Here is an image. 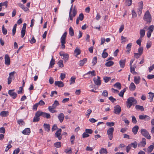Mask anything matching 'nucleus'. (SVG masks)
I'll use <instances>...</instances> for the list:
<instances>
[{
  "label": "nucleus",
  "instance_id": "16",
  "mask_svg": "<svg viewBox=\"0 0 154 154\" xmlns=\"http://www.w3.org/2000/svg\"><path fill=\"white\" fill-rule=\"evenodd\" d=\"M88 74H91V77L95 76L96 75V73L95 72V71L94 70H93L92 71H89L87 73L83 75V77L84 78H88L87 77H85V76Z\"/></svg>",
  "mask_w": 154,
  "mask_h": 154
},
{
  "label": "nucleus",
  "instance_id": "60",
  "mask_svg": "<svg viewBox=\"0 0 154 154\" xmlns=\"http://www.w3.org/2000/svg\"><path fill=\"white\" fill-rule=\"evenodd\" d=\"M143 9V8H141L139 7L137 9V13L138 15L140 16L142 13V11Z\"/></svg>",
  "mask_w": 154,
  "mask_h": 154
},
{
  "label": "nucleus",
  "instance_id": "37",
  "mask_svg": "<svg viewBox=\"0 0 154 154\" xmlns=\"http://www.w3.org/2000/svg\"><path fill=\"white\" fill-rule=\"evenodd\" d=\"M74 52L75 54H76V56L80 54L81 53L80 49L76 47L74 51Z\"/></svg>",
  "mask_w": 154,
  "mask_h": 154
},
{
  "label": "nucleus",
  "instance_id": "8",
  "mask_svg": "<svg viewBox=\"0 0 154 154\" xmlns=\"http://www.w3.org/2000/svg\"><path fill=\"white\" fill-rule=\"evenodd\" d=\"M121 111V108L119 105H117L114 107V113L116 114H120Z\"/></svg>",
  "mask_w": 154,
  "mask_h": 154
},
{
  "label": "nucleus",
  "instance_id": "52",
  "mask_svg": "<svg viewBox=\"0 0 154 154\" xmlns=\"http://www.w3.org/2000/svg\"><path fill=\"white\" fill-rule=\"evenodd\" d=\"M143 47H140L138 49V53L140 55H141L143 53Z\"/></svg>",
  "mask_w": 154,
  "mask_h": 154
},
{
  "label": "nucleus",
  "instance_id": "51",
  "mask_svg": "<svg viewBox=\"0 0 154 154\" xmlns=\"http://www.w3.org/2000/svg\"><path fill=\"white\" fill-rule=\"evenodd\" d=\"M115 125L114 122H107L106 123V125L108 127H112L113 126Z\"/></svg>",
  "mask_w": 154,
  "mask_h": 154
},
{
  "label": "nucleus",
  "instance_id": "12",
  "mask_svg": "<svg viewBox=\"0 0 154 154\" xmlns=\"http://www.w3.org/2000/svg\"><path fill=\"white\" fill-rule=\"evenodd\" d=\"M60 55L61 56H63V59L65 62H66L68 60L69 56L67 54H64L62 52L60 53Z\"/></svg>",
  "mask_w": 154,
  "mask_h": 154
},
{
  "label": "nucleus",
  "instance_id": "26",
  "mask_svg": "<svg viewBox=\"0 0 154 154\" xmlns=\"http://www.w3.org/2000/svg\"><path fill=\"white\" fill-rule=\"evenodd\" d=\"M8 111H3L1 112L0 115L2 117H6L8 115Z\"/></svg>",
  "mask_w": 154,
  "mask_h": 154
},
{
  "label": "nucleus",
  "instance_id": "27",
  "mask_svg": "<svg viewBox=\"0 0 154 154\" xmlns=\"http://www.w3.org/2000/svg\"><path fill=\"white\" fill-rule=\"evenodd\" d=\"M44 127L45 130L49 132L50 130V126L49 124L44 123Z\"/></svg>",
  "mask_w": 154,
  "mask_h": 154
},
{
  "label": "nucleus",
  "instance_id": "53",
  "mask_svg": "<svg viewBox=\"0 0 154 154\" xmlns=\"http://www.w3.org/2000/svg\"><path fill=\"white\" fill-rule=\"evenodd\" d=\"M77 18L81 21H82L84 18L83 14L81 13L79 15V16Z\"/></svg>",
  "mask_w": 154,
  "mask_h": 154
},
{
  "label": "nucleus",
  "instance_id": "54",
  "mask_svg": "<svg viewBox=\"0 0 154 154\" xmlns=\"http://www.w3.org/2000/svg\"><path fill=\"white\" fill-rule=\"evenodd\" d=\"M25 32L26 30L22 29L21 32V36L22 38L24 37L25 34Z\"/></svg>",
  "mask_w": 154,
  "mask_h": 154
},
{
  "label": "nucleus",
  "instance_id": "35",
  "mask_svg": "<svg viewBox=\"0 0 154 154\" xmlns=\"http://www.w3.org/2000/svg\"><path fill=\"white\" fill-rule=\"evenodd\" d=\"M114 87L118 88L119 90H120L121 88V84L119 82H116L115 83L114 85Z\"/></svg>",
  "mask_w": 154,
  "mask_h": 154
},
{
  "label": "nucleus",
  "instance_id": "50",
  "mask_svg": "<svg viewBox=\"0 0 154 154\" xmlns=\"http://www.w3.org/2000/svg\"><path fill=\"white\" fill-rule=\"evenodd\" d=\"M2 32L3 34L4 35H5L7 33V30L4 27V25H3L2 27Z\"/></svg>",
  "mask_w": 154,
  "mask_h": 154
},
{
  "label": "nucleus",
  "instance_id": "28",
  "mask_svg": "<svg viewBox=\"0 0 154 154\" xmlns=\"http://www.w3.org/2000/svg\"><path fill=\"white\" fill-rule=\"evenodd\" d=\"M148 94H149L148 98L150 100V101L151 102L152 101L154 97V94L150 92L148 93Z\"/></svg>",
  "mask_w": 154,
  "mask_h": 154
},
{
  "label": "nucleus",
  "instance_id": "6",
  "mask_svg": "<svg viewBox=\"0 0 154 154\" xmlns=\"http://www.w3.org/2000/svg\"><path fill=\"white\" fill-rule=\"evenodd\" d=\"M16 73L15 72L13 71L9 73V76L8 79V84L9 85L11 83L12 79H14V74Z\"/></svg>",
  "mask_w": 154,
  "mask_h": 154
},
{
  "label": "nucleus",
  "instance_id": "15",
  "mask_svg": "<svg viewBox=\"0 0 154 154\" xmlns=\"http://www.w3.org/2000/svg\"><path fill=\"white\" fill-rule=\"evenodd\" d=\"M5 63L6 65H8L10 64V57L8 54L5 55Z\"/></svg>",
  "mask_w": 154,
  "mask_h": 154
},
{
  "label": "nucleus",
  "instance_id": "19",
  "mask_svg": "<svg viewBox=\"0 0 154 154\" xmlns=\"http://www.w3.org/2000/svg\"><path fill=\"white\" fill-rule=\"evenodd\" d=\"M134 82L137 85L138 84L140 81V78L139 76H135L134 77Z\"/></svg>",
  "mask_w": 154,
  "mask_h": 154
},
{
  "label": "nucleus",
  "instance_id": "61",
  "mask_svg": "<svg viewBox=\"0 0 154 154\" xmlns=\"http://www.w3.org/2000/svg\"><path fill=\"white\" fill-rule=\"evenodd\" d=\"M130 72L132 73H136V72L135 71V68L133 67L132 66H130Z\"/></svg>",
  "mask_w": 154,
  "mask_h": 154
},
{
  "label": "nucleus",
  "instance_id": "58",
  "mask_svg": "<svg viewBox=\"0 0 154 154\" xmlns=\"http://www.w3.org/2000/svg\"><path fill=\"white\" fill-rule=\"evenodd\" d=\"M126 4L128 6H130L132 3V0H126L125 2Z\"/></svg>",
  "mask_w": 154,
  "mask_h": 154
},
{
  "label": "nucleus",
  "instance_id": "21",
  "mask_svg": "<svg viewBox=\"0 0 154 154\" xmlns=\"http://www.w3.org/2000/svg\"><path fill=\"white\" fill-rule=\"evenodd\" d=\"M30 133V129L29 128H26L23 131L22 133L24 134H29Z\"/></svg>",
  "mask_w": 154,
  "mask_h": 154
},
{
  "label": "nucleus",
  "instance_id": "30",
  "mask_svg": "<svg viewBox=\"0 0 154 154\" xmlns=\"http://www.w3.org/2000/svg\"><path fill=\"white\" fill-rule=\"evenodd\" d=\"M135 108L137 110H140L141 111H144V108L143 106H140L139 105H136L135 106Z\"/></svg>",
  "mask_w": 154,
  "mask_h": 154
},
{
  "label": "nucleus",
  "instance_id": "33",
  "mask_svg": "<svg viewBox=\"0 0 154 154\" xmlns=\"http://www.w3.org/2000/svg\"><path fill=\"white\" fill-rule=\"evenodd\" d=\"M145 31L144 29H140V38H143L145 35Z\"/></svg>",
  "mask_w": 154,
  "mask_h": 154
},
{
  "label": "nucleus",
  "instance_id": "63",
  "mask_svg": "<svg viewBox=\"0 0 154 154\" xmlns=\"http://www.w3.org/2000/svg\"><path fill=\"white\" fill-rule=\"evenodd\" d=\"M109 99L112 103H114L116 101V99L114 98L112 96L109 97Z\"/></svg>",
  "mask_w": 154,
  "mask_h": 154
},
{
  "label": "nucleus",
  "instance_id": "39",
  "mask_svg": "<svg viewBox=\"0 0 154 154\" xmlns=\"http://www.w3.org/2000/svg\"><path fill=\"white\" fill-rule=\"evenodd\" d=\"M69 33L71 36H73L74 34V30L72 28L70 27L69 29Z\"/></svg>",
  "mask_w": 154,
  "mask_h": 154
},
{
  "label": "nucleus",
  "instance_id": "46",
  "mask_svg": "<svg viewBox=\"0 0 154 154\" xmlns=\"http://www.w3.org/2000/svg\"><path fill=\"white\" fill-rule=\"evenodd\" d=\"M77 13V9L76 6H74L73 10L72 11V16L73 17H74L75 16Z\"/></svg>",
  "mask_w": 154,
  "mask_h": 154
},
{
  "label": "nucleus",
  "instance_id": "64",
  "mask_svg": "<svg viewBox=\"0 0 154 154\" xmlns=\"http://www.w3.org/2000/svg\"><path fill=\"white\" fill-rule=\"evenodd\" d=\"M20 149L18 148L15 149L14 151L13 154H18L20 152Z\"/></svg>",
  "mask_w": 154,
  "mask_h": 154
},
{
  "label": "nucleus",
  "instance_id": "24",
  "mask_svg": "<svg viewBox=\"0 0 154 154\" xmlns=\"http://www.w3.org/2000/svg\"><path fill=\"white\" fill-rule=\"evenodd\" d=\"M129 89L131 91H134L136 89V86L133 82H131L129 87Z\"/></svg>",
  "mask_w": 154,
  "mask_h": 154
},
{
  "label": "nucleus",
  "instance_id": "45",
  "mask_svg": "<svg viewBox=\"0 0 154 154\" xmlns=\"http://www.w3.org/2000/svg\"><path fill=\"white\" fill-rule=\"evenodd\" d=\"M8 2L7 1H6L3 3H0V7L3 6H5L6 8H7L8 7Z\"/></svg>",
  "mask_w": 154,
  "mask_h": 154
},
{
  "label": "nucleus",
  "instance_id": "14",
  "mask_svg": "<svg viewBox=\"0 0 154 154\" xmlns=\"http://www.w3.org/2000/svg\"><path fill=\"white\" fill-rule=\"evenodd\" d=\"M62 130L61 129H59L55 133V136L58 138L59 140H60L62 138V137L60 136L61 134Z\"/></svg>",
  "mask_w": 154,
  "mask_h": 154
},
{
  "label": "nucleus",
  "instance_id": "34",
  "mask_svg": "<svg viewBox=\"0 0 154 154\" xmlns=\"http://www.w3.org/2000/svg\"><path fill=\"white\" fill-rule=\"evenodd\" d=\"M154 148V146L151 145L149 146L147 148V152L148 153L151 152L153 150V149Z\"/></svg>",
  "mask_w": 154,
  "mask_h": 154
},
{
  "label": "nucleus",
  "instance_id": "57",
  "mask_svg": "<svg viewBox=\"0 0 154 154\" xmlns=\"http://www.w3.org/2000/svg\"><path fill=\"white\" fill-rule=\"evenodd\" d=\"M108 55V54L107 52H103L102 54V56L103 58H105L107 57Z\"/></svg>",
  "mask_w": 154,
  "mask_h": 154
},
{
  "label": "nucleus",
  "instance_id": "47",
  "mask_svg": "<svg viewBox=\"0 0 154 154\" xmlns=\"http://www.w3.org/2000/svg\"><path fill=\"white\" fill-rule=\"evenodd\" d=\"M75 139V137L74 135H72L70 137V141L72 144L74 143V140Z\"/></svg>",
  "mask_w": 154,
  "mask_h": 154
},
{
  "label": "nucleus",
  "instance_id": "49",
  "mask_svg": "<svg viewBox=\"0 0 154 154\" xmlns=\"http://www.w3.org/2000/svg\"><path fill=\"white\" fill-rule=\"evenodd\" d=\"M54 146L56 148H60L61 146V143L60 142H57L54 144Z\"/></svg>",
  "mask_w": 154,
  "mask_h": 154
},
{
  "label": "nucleus",
  "instance_id": "32",
  "mask_svg": "<svg viewBox=\"0 0 154 154\" xmlns=\"http://www.w3.org/2000/svg\"><path fill=\"white\" fill-rule=\"evenodd\" d=\"M59 105V103L58 101L57 100H55L54 102V103L52 104L51 107L53 108H55L57 106Z\"/></svg>",
  "mask_w": 154,
  "mask_h": 154
},
{
  "label": "nucleus",
  "instance_id": "48",
  "mask_svg": "<svg viewBox=\"0 0 154 154\" xmlns=\"http://www.w3.org/2000/svg\"><path fill=\"white\" fill-rule=\"evenodd\" d=\"M121 40L122 43H124L128 41V39L127 38L125 37L122 35L121 36Z\"/></svg>",
  "mask_w": 154,
  "mask_h": 154
},
{
  "label": "nucleus",
  "instance_id": "3",
  "mask_svg": "<svg viewBox=\"0 0 154 154\" xmlns=\"http://www.w3.org/2000/svg\"><path fill=\"white\" fill-rule=\"evenodd\" d=\"M144 20L147 23H150L152 21L151 16L149 11H147L143 17Z\"/></svg>",
  "mask_w": 154,
  "mask_h": 154
},
{
  "label": "nucleus",
  "instance_id": "36",
  "mask_svg": "<svg viewBox=\"0 0 154 154\" xmlns=\"http://www.w3.org/2000/svg\"><path fill=\"white\" fill-rule=\"evenodd\" d=\"M107 151L106 149H105L103 148H102L100 150V154L104 153L105 154L107 153Z\"/></svg>",
  "mask_w": 154,
  "mask_h": 154
},
{
  "label": "nucleus",
  "instance_id": "62",
  "mask_svg": "<svg viewBox=\"0 0 154 154\" xmlns=\"http://www.w3.org/2000/svg\"><path fill=\"white\" fill-rule=\"evenodd\" d=\"M108 93L106 90H104L102 93V96L104 97H107L108 96Z\"/></svg>",
  "mask_w": 154,
  "mask_h": 154
},
{
  "label": "nucleus",
  "instance_id": "17",
  "mask_svg": "<svg viewBox=\"0 0 154 154\" xmlns=\"http://www.w3.org/2000/svg\"><path fill=\"white\" fill-rule=\"evenodd\" d=\"M54 84L56 86H57L59 87H62L64 86L63 83L61 81H55Z\"/></svg>",
  "mask_w": 154,
  "mask_h": 154
},
{
  "label": "nucleus",
  "instance_id": "44",
  "mask_svg": "<svg viewBox=\"0 0 154 154\" xmlns=\"http://www.w3.org/2000/svg\"><path fill=\"white\" fill-rule=\"evenodd\" d=\"M126 91V88H124L123 90H122L119 93V95L121 97H123L124 93Z\"/></svg>",
  "mask_w": 154,
  "mask_h": 154
},
{
  "label": "nucleus",
  "instance_id": "31",
  "mask_svg": "<svg viewBox=\"0 0 154 154\" xmlns=\"http://www.w3.org/2000/svg\"><path fill=\"white\" fill-rule=\"evenodd\" d=\"M87 59L86 58H84L82 60H81L79 63L80 66H83L87 62Z\"/></svg>",
  "mask_w": 154,
  "mask_h": 154
},
{
  "label": "nucleus",
  "instance_id": "42",
  "mask_svg": "<svg viewBox=\"0 0 154 154\" xmlns=\"http://www.w3.org/2000/svg\"><path fill=\"white\" fill-rule=\"evenodd\" d=\"M72 6H73V5H72L71 6V7L70 10V11H69V17L70 19L71 20H73V17L72 15L71 14V12L72 11Z\"/></svg>",
  "mask_w": 154,
  "mask_h": 154
},
{
  "label": "nucleus",
  "instance_id": "38",
  "mask_svg": "<svg viewBox=\"0 0 154 154\" xmlns=\"http://www.w3.org/2000/svg\"><path fill=\"white\" fill-rule=\"evenodd\" d=\"M131 146H132L135 149L137 146L138 144L137 142L135 141L133 143H132L131 144H129Z\"/></svg>",
  "mask_w": 154,
  "mask_h": 154
},
{
  "label": "nucleus",
  "instance_id": "43",
  "mask_svg": "<svg viewBox=\"0 0 154 154\" xmlns=\"http://www.w3.org/2000/svg\"><path fill=\"white\" fill-rule=\"evenodd\" d=\"M57 64L59 67H63V61L62 60H60L57 63Z\"/></svg>",
  "mask_w": 154,
  "mask_h": 154
},
{
  "label": "nucleus",
  "instance_id": "2",
  "mask_svg": "<svg viewBox=\"0 0 154 154\" xmlns=\"http://www.w3.org/2000/svg\"><path fill=\"white\" fill-rule=\"evenodd\" d=\"M67 33L65 32L63 34L60 38V42L61 43V47L62 49H64L65 48V44L66 43V38Z\"/></svg>",
  "mask_w": 154,
  "mask_h": 154
},
{
  "label": "nucleus",
  "instance_id": "59",
  "mask_svg": "<svg viewBox=\"0 0 154 154\" xmlns=\"http://www.w3.org/2000/svg\"><path fill=\"white\" fill-rule=\"evenodd\" d=\"M97 63V58L96 57H94L93 59L92 63L93 65H95Z\"/></svg>",
  "mask_w": 154,
  "mask_h": 154
},
{
  "label": "nucleus",
  "instance_id": "25",
  "mask_svg": "<svg viewBox=\"0 0 154 154\" xmlns=\"http://www.w3.org/2000/svg\"><path fill=\"white\" fill-rule=\"evenodd\" d=\"M18 5L25 11H26L29 10V9L28 8L25 7L24 5L21 3H18Z\"/></svg>",
  "mask_w": 154,
  "mask_h": 154
},
{
  "label": "nucleus",
  "instance_id": "10",
  "mask_svg": "<svg viewBox=\"0 0 154 154\" xmlns=\"http://www.w3.org/2000/svg\"><path fill=\"white\" fill-rule=\"evenodd\" d=\"M146 144V139L144 138H142L141 141L138 144V146L140 147H143L145 146Z\"/></svg>",
  "mask_w": 154,
  "mask_h": 154
},
{
  "label": "nucleus",
  "instance_id": "5",
  "mask_svg": "<svg viewBox=\"0 0 154 154\" xmlns=\"http://www.w3.org/2000/svg\"><path fill=\"white\" fill-rule=\"evenodd\" d=\"M114 130V128L113 127L109 128L107 131V134L108 137L110 140H112L113 138V133Z\"/></svg>",
  "mask_w": 154,
  "mask_h": 154
},
{
  "label": "nucleus",
  "instance_id": "13",
  "mask_svg": "<svg viewBox=\"0 0 154 154\" xmlns=\"http://www.w3.org/2000/svg\"><path fill=\"white\" fill-rule=\"evenodd\" d=\"M39 111L41 116L44 118H46L47 119H50L51 118V116L49 113L42 112L40 111Z\"/></svg>",
  "mask_w": 154,
  "mask_h": 154
},
{
  "label": "nucleus",
  "instance_id": "22",
  "mask_svg": "<svg viewBox=\"0 0 154 154\" xmlns=\"http://www.w3.org/2000/svg\"><path fill=\"white\" fill-rule=\"evenodd\" d=\"M126 60L125 59L124 60H121L119 62V65L121 67L123 68L125 67Z\"/></svg>",
  "mask_w": 154,
  "mask_h": 154
},
{
  "label": "nucleus",
  "instance_id": "56",
  "mask_svg": "<svg viewBox=\"0 0 154 154\" xmlns=\"http://www.w3.org/2000/svg\"><path fill=\"white\" fill-rule=\"evenodd\" d=\"M110 79V78L109 77L105 76L103 77V80L106 83L108 82Z\"/></svg>",
  "mask_w": 154,
  "mask_h": 154
},
{
  "label": "nucleus",
  "instance_id": "7",
  "mask_svg": "<svg viewBox=\"0 0 154 154\" xmlns=\"http://www.w3.org/2000/svg\"><path fill=\"white\" fill-rule=\"evenodd\" d=\"M41 116L39 111H37L35 113V117L33 119V122H38L40 120L39 117Z\"/></svg>",
  "mask_w": 154,
  "mask_h": 154
},
{
  "label": "nucleus",
  "instance_id": "29",
  "mask_svg": "<svg viewBox=\"0 0 154 154\" xmlns=\"http://www.w3.org/2000/svg\"><path fill=\"white\" fill-rule=\"evenodd\" d=\"M114 64V62L112 61H109L107 62L105 64V65L107 67H110Z\"/></svg>",
  "mask_w": 154,
  "mask_h": 154
},
{
  "label": "nucleus",
  "instance_id": "20",
  "mask_svg": "<svg viewBox=\"0 0 154 154\" xmlns=\"http://www.w3.org/2000/svg\"><path fill=\"white\" fill-rule=\"evenodd\" d=\"M132 46V44L131 43H129L127 45L126 48L127 50L126 51V52L128 54H129L130 53V51L131 50V48Z\"/></svg>",
  "mask_w": 154,
  "mask_h": 154
},
{
  "label": "nucleus",
  "instance_id": "11",
  "mask_svg": "<svg viewBox=\"0 0 154 154\" xmlns=\"http://www.w3.org/2000/svg\"><path fill=\"white\" fill-rule=\"evenodd\" d=\"M14 89L10 90L8 91V94L13 99H15L17 96V93L14 92Z\"/></svg>",
  "mask_w": 154,
  "mask_h": 154
},
{
  "label": "nucleus",
  "instance_id": "55",
  "mask_svg": "<svg viewBox=\"0 0 154 154\" xmlns=\"http://www.w3.org/2000/svg\"><path fill=\"white\" fill-rule=\"evenodd\" d=\"M55 60L54 59H53V57H52V58L50 61V66H53L54 64H55Z\"/></svg>",
  "mask_w": 154,
  "mask_h": 154
},
{
  "label": "nucleus",
  "instance_id": "9",
  "mask_svg": "<svg viewBox=\"0 0 154 154\" xmlns=\"http://www.w3.org/2000/svg\"><path fill=\"white\" fill-rule=\"evenodd\" d=\"M97 78H94L93 81L94 84L100 86L101 84V81L100 80V78L99 76H97Z\"/></svg>",
  "mask_w": 154,
  "mask_h": 154
},
{
  "label": "nucleus",
  "instance_id": "41",
  "mask_svg": "<svg viewBox=\"0 0 154 154\" xmlns=\"http://www.w3.org/2000/svg\"><path fill=\"white\" fill-rule=\"evenodd\" d=\"M75 79L76 78L73 76L69 80V82H70V84L71 85L72 84H74L75 83Z\"/></svg>",
  "mask_w": 154,
  "mask_h": 154
},
{
  "label": "nucleus",
  "instance_id": "4",
  "mask_svg": "<svg viewBox=\"0 0 154 154\" xmlns=\"http://www.w3.org/2000/svg\"><path fill=\"white\" fill-rule=\"evenodd\" d=\"M142 135L148 139H150L151 137L148 131L145 129L142 128L140 130Z\"/></svg>",
  "mask_w": 154,
  "mask_h": 154
},
{
  "label": "nucleus",
  "instance_id": "40",
  "mask_svg": "<svg viewBox=\"0 0 154 154\" xmlns=\"http://www.w3.org/2000/svg\"><path fill=\"white\" fill-rule=\"evenodd\" d=\"M54 108H53L51 106H48V109L49 111L52 113L56 112H57V111L56 110H54Z\"/></svg>",
  "mask_w": 154,
  "mask_h": 154
},
{
  "label": "nucleus",
  "instance_id": "23",
  "mask_svg": "<svg viewBox=\"0 0 154 154\" xmlns=\"http://www.w3.org/2000/svg\"><path fill=\"white\" fill-rule=\"evenodd\" d=\"M138 129L139 127L137 125H135L132 128V131L134 134H137Z\"/></svg>",
  "mask_w": 154,
  "mask_h": 154
},
{
  "label": "nucleus",
  "instance_id": "18",
  "mask_svg": "<svg viewBox=\"0 0 154 154\" xmlns=\"http://www.w3.org/2000/svg\"><path fill=\"white\" fill-rule=\"evenodd\" d=\"M64 117V115L63 113H60L58 116V118L61 123L63 121Z\"/></svg>",
  "mask_w": 154,
  "mask_h": 154
},
{
  "label": "nucleus",
  "instance_id": "1",
  "mask_svg": "<svg viewBox=\"0 0 154 154\" xmlns=\"http://www.w3.org/2000/svg\"><path fill=\"white\" fill-rule=\"evenodd\" d=\"M137 103V102L136 100L134 99V97H131L128 99L126 104L127 107L129 108L133 104H135Z\"/></svg>",
  "mask_w": 154,
  "mask_h": 154
}]
</instances>
